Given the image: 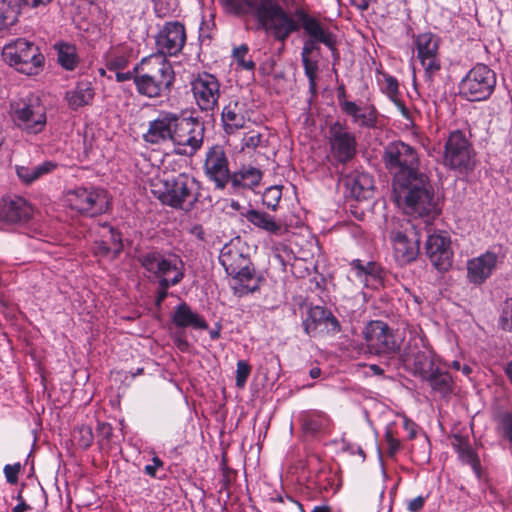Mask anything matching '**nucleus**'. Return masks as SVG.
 Returning <instances> with one entry per match:
<instances>
[{
    "instance_id": "obj_1",
    "label": "nucleus",
    "mask_w": 512,
    "mask_h": 512,
    "mask_svg": "<svg viewBox=\"0 0 512 512\" xmlns=\"http://www.w3.org/2000/svg\"><path fill=\"white\" fill-rule=\"evenodd\" d=\"M382 161L393 177L395 202L405 214L415 217L437 214L434 188L420 170L416 148L400 140L390 142L384 147Z\"/></svg>"
},
{
    "instance_id": "obj_2",
    "label": "nucleus",
    "mask_w": 512,
    "mask_h": 512,
    "mask_svg": "<svg viewBox=\"0 0 512 512\" xmlns=\"http://www.w3.org/2000/svg\"><path fill=\"white\" fill-rule=\"evenodd\" d=\"M137 92L148 98L166 97L171 92L175 73L171 63L162 54H152L142 59L134 68Z\"/></svg>"
},
{
    "instance_id": "obj_3",
    "label": "nucleus",
    "mask_w": 512,
    "mask_h": 512,
    "mask_svg": "<svg viewBox=\"0 0 512 512\" xmlns=\"http://www.w3.org/2000/svg\"><path fill=\"white\" fill-rule=\"evenodd\" d=\"M219 261L227 274L233 277L232 289L235 295L242 297L259 289V279L239 238L222 247Z\"/></svg>"
},
{
    "instance_id": "obj_4",
    "label": "nucleus",
    "mask_w": 512,
    "mask_h": 512,
    "mask_svg": "<svg viewBox=\"0 0 512 512\" xmlns=\"http://www.w3.org/2000/svg\"><path fill=\"white\" fill-rule=\"evenodd\" d=\"M153 194L165 205L189 211L200 197V182L187 173L160 180L153 184Z\"/></svg>"
},
{
    "instance_id": "obj_5",
    "label": "nucleus",
    "mask_w": 512,
    "mask_h": 512,
    "mask_svg": "<svg viewBox=\"0 0 512 512\" xmlns=\"http://www.w3.org/2000/svg\"><path fill=\"white\" fill-rule=\"evenodd\" d=\"M257 11L260 26L281 42L300 28L298 21L280 6L279 0H260Z\"/></svg>"
},
{
    "instance_id": "obj_6",
    "label": "nucleus",
    "mask_w": 512,
    "mask_h": 512,
    "mask_svg": "<svg viewBox=\"0 0 512 512\" xmlns=\"http://www.w3.org/2000/svg\"><path fill=\"white\" fill-rule=\"evenodd\" d=\"M389 228V239L395 260L400 265L415 261L419 255L420 239L414 225L406 219H392Z\"/></svg>"
},
{
    "instance_id": "obj_7",
    "label": "nucleus",
    "mask_w": 512,
    "mask_h": 512,
    "mask_svg": "<svg viewBox=\"0 0 512 512\" xmlns=\"http://www.w3.org/2000/svg\"><path fill=\"white\" fill-rule=\"evenodd\" d=\"M9 114L13 123L29 134H38L46 126L45 107L34 95L11 102Z\"/></svg>"
},
{
    "instance_id": "obj_8",
    "label": "nucleus",
    "mask_w": 512,
    "mask_h": 512,
    "mask_svg": "<svg viewBox=\"0 0 512 512\" xmlns=\"http://www.w3.org/2000/svg\"><path fill=\"white\" fill-rule=\"evenodd\" d=\"M496 73L485 64H476L459 83V94L469 101L487 100L495 90Z\"/></svg>"
},
{
    "instance_id": "obj_9",
    "label": "nucleus",
    "mask_w": 512,
    "mask_h": 512,
    "mask_svg": "<svg viewBox=\"0 0 512 512\" xmlns=\"http://www.w3.org/2000/svg\"><path fill=\"white\" fill-rule=\"evenodd\" d=\"M141 266L159 281L166 279L172 285H177L184 278L185 266L182 259L174 254L168 256L151 251L138 257Z\"/></svg>"
},
{
    "instance_id": "obj_10",
    "label": "nucleus",
    "mask_w": 512,
    "mask_h": 512,
    "mask_svg": "<svg viewBox=\"0 0 512 512\" xmlns=\"http://www.w3.org/2000/svg\"><path fill=\"white\" fill-rule=\"evenodd\" d=\"M203 139V123L196 118L180 117L176 114L171 142L175 153L192 156L201 148Z\"/></svg>"
},
{
    "instance_id": "obj_11",
    "label": "nucleus",
    "mask_w": 512,
    "mask_h": 512,
    "mask_svg": "<svg viewBox=\"0 0 512 512\" xmlns=\"http://www.w3.org/2000/svg\"><path fill=\"white\" fill-rule=\"evenodd\" d=\"M2 57L10 66L27 75L37 73L44 60L38 47L22 38L6 44L2 50Z\"/></svg>"
},
{
    "instance_id": "obj_12",
    "label": "nucleus",
    "mask_w": 512,
    "mask_h": 512,
    "mask_svg": "<svg viewBox=\"0 0 512 512\" xmlns=\"http://www.w3.org/2000/svg\"><path fill=\"white\" fill-rule=\"evenodd\" d=\"M443 163L445 166L467 172L474 168V150L463 132H451L444 145Z\"/></svg>"
},
{
    "instance_id": "obj_13",
    "label": "nucleus",
    "mask_w": 512,
    "mask_h": 512,
    "mask_svg": "<svg viewBox=\"0 0 512 512\" xmlns=\"http://www.w3.org/2000/svg\"><path fill=\"white\" fill-rule=\"evenodd\" d=\"M66 201L71 209L91 217L105 213L109 205L106 192L93 187H79L69 191Z\"/></svg>"
},
{
    "instance_id": "obj_14",
    "label": "nucleus",
    "mask_w": 512,
    "mask_h": 512,
    "mask_svg": "<svg viewBox=\"0 0 512 512\" xmlns=\"http://www.w3.org/2000/svg\"><path fill=\"white\" fill-rule=\"evenodd\" d=\"M328 144L331 158L340 164H346L357 154V140L354 133L339 121L330 125Z\"/></svg>"
},
{
    "instance_id": "obj_15",
    "label": "nucleus",
    "mask_w": 512,
    "mask_h": 512,
    "mask_svg": "<svg viewBox=\"0 0 512 512\" xmlns=\"http://www.w3.org/2000/svg\"><path fill=\"white\" fill-rule=\"evenodd\" d=\"M362 335L367 352L370 354L390 355L399 349L392 329L383 321H370L364 327Z\"/></svg>"
},
{
    "instance_id": "obj_16",
    "label": "nucleus",
    "mask_w": 512,
    "mask_h": 512,
    "mask_svg": "<svg viewBox=\"0 0 512 512\" xmlns=\"http://www.w3.org/2000/svg\"><path fill=\"white\" fill-rule=\"evenodd\" d=\"M190 85L195 103L201 111L213 112L218 107L221 84L213 74L199 73L191 80Z\"/></svg>"
},
{
    "instance_id": "obj_17",
    "label": "nucleus",
    "mask_w": 512,
    "mask_h": 512,
    "mask_svg": "<svg viewBox=\"0 0 512 512\" xmlns=\"http://www.w3.org/2000/svg\"><path fill=\"white\" fill-rule=\"evenodd\" d=\"M417 59L424 69V75L429 83L441 69L439 55V38L433 33L426 32L414 38Z\"/></svg>"
},
{
    "instance_id": "obj_18",
    "label": "nucleus",
    "mask_w": 512,
    "mask_h": 512,
    "mask_svg": "<svg viewBox=\"0 0 512 512\" xmlns=\"http://www.w3.org/2000/svg\"><path fill=\"white\" fill-rule=\"evenodd\" d=\"M203 169L218 190H224L231 180L229 160L221 145H214L207 150Z\"/></svg>"
},
{
    "instance_id": "obj_19",
    "label": "nucleus",
    "mask_w": 512,
    "mask_h": 512,
    "mask_svg": "<svg viewBox=\"0 0 512 512\" xmlns=\"http://www.w3.org/2000/svg\"><path fill=\"white\" fill-rule=\"evenodd\" d=\"M401 359L407 368L422 378L433 368L431 352L425 347L421 338L414 337L409 341Z\"/></svg>"
},
{
    "instance_id": "obj_20",
    "label": "nucleus",
    "mask_w": 512,
    "mask_h": 512,
    "mask_svg": "<svg viewBox=\"0 0 512 512\" xmlns=\"http://www.w3.org/2000/svg\"><path fill=\"white\" fill-rule=\"evenodd\" d=\"M186 43V30L182 23L168 22L156 37L157 54L175 56L180 53Z\"/></svg>"
},
{
    "instance_id": "obj_21",
    "label": "nucleus",
    "mask_w": 512,
    "mask_h": 512,
    "mask_svg": "<svg viewBox=\"0 0 512 512\" xmlns=\"http://www.w3.org/2000/svg\"><path fill=\"white\" fill-rule=\"evenodd\" d=\"M500 262L499 255L493 250L474 257L467 262V280L473 285H481L491 277Z\"/></svg>"
},
{
    "instance_id": "obj_22",
    "label": "nucleus",
    "mask_w": 512,
    "mask_h": 512,
    "mask_svg": "<svg viewBox=\"0 0 512 512\" xmlns=\"http://www.w3.org/2000/svg\"><path fill=\"white\" fill-rule=\"evenodd\" d=\"M426 254L432 265L441 271H446L452 265L453 251L450 238L443 234H432L425 245Z\"/></svg>"
},
{
    "instance_id": "obj_23",
    "label": "nucleus",
    "mask_w": 512,
    "mask_h": 512,
    "mask_svg": "<svg viewBox=\"0 0 512 512\" xmlns=\"http://www.w3.org/2000/svg\"><path fill=\"white\" fill-rule=\"evenodd\" d=\"M176 113L162 111L157 118L149 122L147 131L143 134V140L152 145H160L172 142Z\"/></svg>"
},
{
    "instance_id": "obj_24",
    "label": "nucleus",
    "mask_w": 512,
    "mask_h": 512,
    "mask_svg": "<svg viewBox=\"0 0 512 512\" xmlns=\"http://www.w3.org/2000/svg\"><path fill=\"white\" fill-rule=\"evenodd\" d=\"M32 207L22 197H5L0 202V222L15 224L28 221Z\"/></svg>"
},
{
    "instance_id": "obj_25",
    "label": "nucleus",
    "mask_w": 512,
    "mask_h": 512,
    "mask_svg": "<svg viewBox=\"0 0 512 512\" xmlns=\"http://www.w3.org/2000/svg\"><path fill=\"white\" fill-rule=\"evenodd\" d=\"M341 110L360 128L373 129L377 125L378 113L374 106L360 107L354 101H341Z\"/></svg>"
},
{
    "instance_id": "obj_26",
    "label": "nucleus",
    "mask_w": 512,
    "mask_h": 512,
    "mask_svg": "<svg viewBox=\"0 0 512 512\" xmlns=\"http://www.w3.org/2000/svg\"><path fill=\"white\" fill-rule=\"evenodd\" d=\"M221 120L227 133H234L244 128L246 123L245 104L236 99L230 100L222 109Z\"/></svg>"
},
{
    "instance_id": "obj_27",
    "label": "nucleus",
    "mask_w": 512,
    "mask_h": 512,
    "mask_svg": "<svg viewBox=\"0 0 512 512\" xmlns=\"http://www.w3.org/2000/svg\"><path fill=\"white\" fill-rule=\"evenodd\" d=\"M101 240L95 241L94 253L98 256L115 258L122 250L120 234L110 225L101 226Z\"/></svg>"
},
{
    "instance_id": "obj_28",
    "label": "nucleus",
    "mask_w": 512,
    "mask_h": 512,
    "mask_svg": "<svg viewBox=\"0 0 512 512\" xmlns=\"http://www.w3.org/2000/svg\"><path fill=\"white\" fill-rule=\"evenodd\" d=\"M299 19L301 21L302 28L310 39L319 41L327 46L332 52H335L336 40L334 35L325 29L316 18L301 12L299 14Z\"/></svg>"
},
{
    "instance_id": "obj_29",
    "label": "nucleus",
    "mask_w": 512,
    "mask_h": 512,
    "mask_svg": "<svg viewBox=\"0 0 512 512\" xmlns=\"http://www.w3.org/2000/svg\"><path fill=\"white\" fill-rule=\"evenodd\" d=\"M344 185L351 197L361 200L371 197L374 181L369 174L354 171L344 178Z\"/></svg>"
},
{
    "instance_id": "obj_30",
    "label": "nucleus",
    "mask_w": 512,
    "mask_h": 512,
    "mask_svg": "<svg viewBox=\"0 0 512 512\" xmlns=\"http://www.w3.org/2000/svg\"><path fill=\"white\" fill-rule=\"evenodd\" d=\"M261 179V170L251 165H244L231 173L229 184L233 192L238 193L241 190L253 189L258 186Z\"/></svg>"
},
{
    "instance_id": "obj_31",
    "label": "nucleus",
    "mask_w": 512,
    "mask_h": 512,
    "mask_svg": "<svg viewBox=\"0 0 512 512\" xmlns=\"http://www.w3.org/2000/svg\"><path fill=\"white\" fill-rule=\"evenodd\" d=\"M351 268L358 280L365 286H376L381 283L382 269L376 262L364 263L362 260L355 259L351 262Z\"/></svg>"
},
{
    "instance_id": "obj_32",
    "label": "nucleus",
    "mask_w": 512,
    "mask_h": 512,
    "mask_svg": "<svg viewBox=\"0 0 512 512\" xmlns=\"http://www.w3.org/2000/svg\"><path fill=\"white\" fill-rule=\"evenodd\" d=\"M244 216L252 225L269 234L279 236L285 232L282 223L264 211L249 209Z\"/></svg>"
},
{
    "instance_id": "obj_33",
    "label": "nucleus",
    "mask_w": 512,
    "mask_h": 512,
    "mask_svg": "<svg viewBox=\"0 0 512 512\" xmlns=\"http://www.w3.org/2000/svg\"><path fill=\"white\" fill-rule=\"evenodd\" d=\"M173 323L179 328L193 327L195 329H207L208 324L198 313L193 312L185 302L180 303L174 311Z\"/></svg>"
},
{
    "instance_id": "obj_34",
    "label": "nucleus",
    "mask_w": 512,
    "mask_h": 512,
    "mask_svg": "<svg viewBox=\"0 0 512 512\" xmlns=\"http://www.w3.org/2000/svg\"><path fill=\"white\" fill-rule=\"evenodd\" d=\"M94 89L89 81H80L77 85L66 92V100L71 109L77 110L80 107L90 105L94 99Z\"/></svg>"
},
{
    "instance_id": "obj_35",
    "label": "nucleus",
    "mask_w": 512,
    "mask_h": 512,
    "mask_svg": "<svg viewBox=\"0 0 512 512\" xmlns=\"http://www.w3.org/2000/svg\"><path fill=\"white\" fill-rule=\"evenodd\" d=\"M56 168V164L52 161H45L39 165H17L16 174L25 184H31L42 176L51 173Z\"/></svg>"
},
{
    "instance_id": "obj_36",
    "label": "nucleus",
    "mask_w": 512,
    "mask_h": 512,
    "mask_svg": "<svg viewBox=\"0 0 512 512\" xmlns=\"http://www.w3.org/2000/svg\"><path fill=\"white\" fill-rule=\"evenodd\" d=\"M224 11L234 16L253 15L255 18L258 14L260 0H219Z\"/></svg>"
},
{
    "instance_id": "obj_37",
    "label": "nucleus",
    "mask_w": 512,
    "mask_h": 512,
    "mask_svg": "<svg viewBox=\"0 0 512 512\" xmlns=\"http://www.w3.org/2000/svg\"><path fill=\"white\" fill-rule=\"evenodd\" d=\"M423 379H425L433 391L445 396L452 392L453 380L448 372L438 368H432Z\"/></svg>"
},
{
    "instance_id": "obj_38",
    "label": "nucleus",
    "mask_w": 512,
    "mask_h": 512,
    "mask_svg": "<svg viewBox=\"0 0 512 512\" xmlns=\"http://www.w3.org/2000/svg\"><path fill=\"white\" fill-rule=\"evenodd\" d=\"M106 67L109 70H122L129 63V52L124 46L111 48L105 54Z\"/></svg>"
},
{
    "instance_id": "obj_39",
    "label": "nucleus",
    "mask_w": 512,
    "mask_h": 512,
    "mask_svg": "<svg viewBox=\"0 0 512 512\" xmlns=\"http://www.w3.org/2000/svg\"><path fill=\"white\" fill-rule=\"evenodd\" d=\"M328 312V310L321 306L310 308L307 318L303 321L305 333L308 335L315 333L318 327L326 320Z\"/></svg>"
},
{
    "instance_id": "obj_40",
    "label": "nucleus",
    "mask_w": 512,
    "mask_h": 512,
    "mask_svg": "<svg viewBox=\"0 0 512 512\" xmlns=\"http://www.w3.org/2000/svg\"><path fill=\"white\" fill-rule=\"evenodd\" d=\"M18 20V9L10 1H0V32L13 26Z\"/></svg>"
},
{
    "instance_id": "obj_41",
    "label": "nucleus",
    "mask_w": 512,
    "mask_h": 512,
    "mask_svg": "<svg viewBox=\"0 0 512 512\" xmlns=\"http://www.w3.org/2000/svg\"><path fill=\"white\" fill-rule=\"evenodd\" d=\"M305 75L309 80V87L312 92L316 90V78L318 73V56L301 55Z\"/></svg>"
},
{
    "instance_id": "obj_42",
    "label": "nucleus",
    "mask_w": 512,
    "mask_h": 512,
    "mask_svg": "<svg viewBox=\"0 0 512 512\" xmlns=\"http://www.w3.org/2000/svg\"><path fill=\"white\" fill-rule=\"evenodd\" d=\"M328 423V418L324 413L314 412L307 415L303 420V429L311 434H315L323 429Z\"/></svg>"
},
{
    "instance_id": "obj_43",
    "label": "nucleus",
    "mask_w": 512,
    "mask_h": 512,
    "mask_svg": "<svg viewBox=\"0 0 512 512\" xmlns=\"http://www.w3.org/2000/svg\"><path fill=\"white\" fill-rule=\"evenodd\" d=\"M58 61L65 69H74L76 65L75 48L68 44H60L58 47Z\"/></svg>"
},
{
    "instance_id": "obj_44",
    "label": "nucleus",
    "mask_w": 512,
    "mask_h": 512,
    "mask_svg": "<svg viewBox=\"0 0 512 512\" xmlns=\"http://www.w3.org/2000/svg\"><path fill=\"white\" fill-rule=\"evenodd\" d=\"M249 48L246 44H243L239 47L234 48L233 57L237 63V65L247 71H253L255 69V63L248 57Z\"/></svg>"
},
{
    "instance_id": "obj_45",
    "label": "nucleus",
    "mask_w": 512,
    "mask_h": 512,
    "mask_svg": "<svg viewBox=\"0 0 512 512\" xmlns=\"http://www.w3.org/2000/svg\"><path fill=\"white\" fill-rule=\"evenodd\" d=\"M459 459L462 463L468 464L472 467L474 473L478 478L481 477V465L480 460L476 454V452L473 450L471 445L466 448L464 451L458 454Z\"/></svg>"
},
{
    "instance_id": "obj_46",
    "label": "nucleus",
    "mask_w": 512,
    "mask_h": 512,
    "mask_svg": "<svg viewBox=\"0 0 512 512\" xmlns=\"http://www.w3.org/2000/svg\"><path fill=\"white\" fill-rule=\"evenodd\" d=\"M282 196V190L279 186L267 188L263 194V204L272 210H275Z\"/></svg>"
},
{
    "instance_id": "obj_47",
    "label": "nucleus",
    "mask_w": 512,
    "mask_h": 512,
    "mask_svg": "<svg viewBox=\"0 0 512 512\" xmlns=\"http://www.w3.org/2000/svg\"><path fill=\"white\" fill-rule=\"evenodd\" d=\"M498 325L504 331H512V299L504 302Z\"/></svg>"
},
{
    "instance_id": "obj_48",
    "label": "nucleus",
    "mask_w": 512,
    "mask_h": 512,
    "mask_svg": "<svg viewBox=\"0 0 512 512\" xmlns=\"http://www.w3.org/2000/svg\"><path fill=\"white\" fill-rule=\"evenodd\" d=\"M75 439L80 447L86 449L91 446L93 442V432L90 426H81L75 432Z\"/></svg>"
},
{
    "instance_id": "obj_49",
    "label": "nucleus",
    "mask_w": 512,
    "mask_h": 512,
    "mask_svg": "<svg viewBox=\"0 0 512 512\" xmlns=\"http://www.w3.org/2000/svg\"><path fill=\"white\" fill-rule=\"evenodd\" d=\"M263 143V135L258 131H249L244 134L241 145L242 149H256Z\"/></svg>"
},
{
    "instance_id": "obj_50",
    "label": "nucleus",
    "mask_w": 512,
    "mask_h": 512,
    "mask_svg": "<svg viewBox=\"0 0 512 512\" xmlns=\"http://www.w3.org/2000/svg\"><path fill=\"white\" fill-rule=\"evenodd\" d=\"M251 373V366L244 360L237 362L236 369V386L243 388L247 382V379Z\"/></svg>"
},
{
    "instance_id": "obj_51",
    "label": "nucleus",
    "mask_w": 512,
    "mask_h": 512,
    "mask_svg": "<svg viewBox=\"0 0 512 512\" xmlns=\"http://www.w3.org/2000/svg\"><path fill=\"white\" fill-rule=\"evenodd\" d=\"M499 427L502 435L512 443V413H504L500 416Z\"/></svg>"
},
{
    "instance_id": "obj_52",
    "label": "nucleus",
    "mask_w": 512,
    "mask_h": 512,
    "mask_svg": "<svg viewBox=\"0 0 512 512\" xmlns=\"http://www.w3.org/2000/svg\"><path fill=\"white\" fill-rule=\"evenodd\" d=\"M319 41H316L314 39L308 38L303 45L301 55H312V56H319L320 48H319Z\"/></svg>"
},
{
    "instance_id": "obj_53",
    "label": "nucleus",
    "mask_w": 512,
    "mask_h": 512,
    "mask_svg": "<svg viewBox=\"0 0 512 512\" xmlns=\"http://www.w3.org/2000/svg\"><path fill=\"white\" fill-rule=\"evenodd\" d=\"M279 502L283 503L284 504V508L286 510H289L290 512H304V509H303V506L297 502L296 500H294L293 498H291L290 496H285V497H279L278 498Z\"/></svg>"
},
{
    "instance_id": "obj_54",
    "label": "nucleus",
    "mask_w": 512,
    "mask_h": 512,
    "mask_svg": "<svg viewBox=\"0 0 512 512\" xmlns=\"http://www.w3.org/2000/svg\"><path fill=\"white\" fill-rule=\"evenodd\" d=\"M19 471H20V464L6 465L4 467V474H5L7 481L11 484L16 483L18 480Z\"/></svg>"
},
{
    "instance_id": "obj_55",
    "label": "nucleus",
    "mask_w": 512,
    "mask_h": 512,
    "mask_svg": "<svg viewBox=\"0 0 512 512\" xmlns=\"http://www.w3.org/2000/svg\"><path fill=\"white\" fill-rule=\"evenodd\" d=\"M159 284V290L156 296V305L160 306L161 303L165 300V298L168 295V289L170 286H173L172 283L167 282L166 279L158 281Z\"/></svg>"
},
{
    "instance_id": "obj_56",
    "label": "nucleus",
    "mask_w": 512,
    "mask_h": 512,
    "mask_svg": "<svg viewBox=\"0 0 512 512\" xmlns=\"http://www.w3.org/2000/svg\"><path fill=\"white\" fill-rule=\"evenodd\" d=\"M470 446L469 441L466 437L461 435H454L452 438V447L459 454Z\"/></svg>"
},
{
    "instance_id": "obj_57",
    "label": "nucleus",
    "mask_w": 512,
    "mask_h": 512,
    "mask_svg": "<svg viewBox=\"0 0 512 512\" xmlns=\"http://www.w3.org/2000/svg\"><path fill=\"white\" fill-rule=\"evenodd\" d=\"M326 329L332 333H338L340 331V324L337 318L329 311L326 320L323 322Z\"/></svg>"
},
{
    "instance_id": "obj_58",
    "label": "nucleus",
    "mask_w": 512,
    "mask_h": 512,
    "mask_svg": "<svg viewBox=\"0 0 512 512\" xmlns=\"http://www.w3.org/2000/svg\"><path fill=\"white\" fill-rule=\"evenodd\" d=\"M96 430L98 436L104 440H109L112 436V427L109 423L99 422Z\"/></svg>"
},
{
    "instance_id": "obj_59",
    "label": "nucleus",
    "mask_w": 512,
    "mask_h": 512,
    "mask_svg": "<svg viewBox=\"0 0 512 512\" xmlns=\"http://www.w3.org/2000/svg\"><path fill=\"white\" fill-rule=\"evenodd\" d=\"M385 438L388 445V455L392 457L399 450L400 442L399 440L394 438L390 433H387Z\"/></svg>"
},
{
    "instance_id": "obj_60",
    "label": "nucleus",
    "mask_w": 512,
    "mask_h": 512,
    "mask_svg": "<svg viewBox=\"0 0 512 512\" xmlns=\"http://www.w3.org/2000/svg\"><path fill=\"white\" fill-rule=\"evenodd\" d=\"M424 502H425V498L422 496H418L408 502L407 508L411 512H416L423 508Z\"/></svg>"
},
{
    "instance_id": "obj_61",
    "label": "nucleus",
    "mask_w": 512,
    "mask_h": 512,
    "mask_svg": "<svg viewBox=\"0 0 512 512\" xmlns=\"http://www.w3.org/2000/svg\"><path fill=\"white\" fill-rule=\"evenodd\" d=\"M371 0H350V4L360 12L368 10Z\"/></svg>"
},
{
    "instance_id": "obj_62",
    "label": "nucleus",
    "mask_w": 512,
    "mask_h": 512,
    "mask_svg": "<svg viewBox=\"0 0 512 512\" xmlns=\"http://www.w3.org/2000/svg\"><path fill=\"white\" fill-rule=\"evenodd\" d=\"M20 5L29 8H38L40 6H47L48 4L44 0H19Z\"/></svg>"
},
{
    "instance_id": "obj_63",
    "label": "nucleus",
    "mask_w": 512,
    "mask_h": 512,
    "mask_svg": "<svg viewBox=\"0 0 512 512\" xmlns=\"http://www.w3.org/2000/svg\"><path fill=\"white\" fill-rule=\"evenodd\" d=\"M387 90L391 98L398 93V83L396 79L392 77L387 79Z\"/></svg>"
},
{
    "instance_id": "obj_64",
    "label": "nucleus",
    "mask_w": 512,
    "mask_h": 512,
    "mask_svg": "<svg viewBox=\"0 0 512 512\" xmlns=\"http://www.w3.org/2000/svg\"><path fill=\"white\" fill-rule=\"evenodd\" d=\"M115 71H116L115 77L118 82H124V81L130 80V79L134 80L135 74L133 72H130V71L122 72L120 70H115Z\"/></svg>"
}]
</instances>
